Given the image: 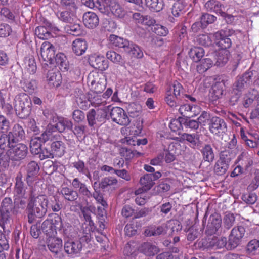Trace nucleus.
<instances>
[{"label": "nucleus", "instance_id": "f257e3e1", "mask_svg": "<svg viewBox=\"0 0 259 259\" xmlns=\"http://www.w3.org/2000/svg\"><path fill=\"white\" fill-rule=\"evenodd\" d=\"M31 105L30 97L25 93L18 94L14 98L16 113L21 118H26L29 116L31 110Z\"/></svg>", "mask_w": 259, "mask_h": 259}, {"label": "nucleus", "instance_id": "f03ea898", "mask_svg": "<svg viewBox=\"0 0 259 259\" xmlns=\"http://www.w3.org/2000/svg\"><path fill=\"white\" fill-rule=\"evenodd\" d=\"M48 203V199L45 195H40L36 197L31 196L27 208L29 210L33 211L36 217L41 218L47 212Z\"/></svg>", "mask_w": 259, "mask_h": 259}, {"label": "nucleus", "instance_id": "7ed1b4c3", "mask_svg": "<svg viewBox=\"0 0 259 259\" xmlns=\"http://www.w3.org/2000/svg\"><path fill=\"white\" fill-rule=\"evenodd\" d=\"M15 138L11 132L0 136V164L6 167L8 165V152L15 144Z\"/></svg>", "mask_w": 259, "mask_h": 259}, {"label": "nucleus", "instance_id": "20e7f679", "mask_svg": "<svg viewBox=\"0 0 259 259\" xmlns=\"http://www.w3.org/2000/svg\"><path fill=\"white\" fill-rule=\"evenodd\" d=\"M87 82L90 90L96 94L102 93L106 88L105 76L97 72H92L89 74Z\"/></svg>", "mask_w": 259, "mask_h": 259}, {"label": "nucleus", "instance_id": "39448f33", "mask_svg": "<svg viewBox=\"0 0 259 259\" xmlns=\"http://www.w3.org/2000/svg\"><path fill=\"white\" fill-rule=\"evenodd\" d=\"M28 153L27 146L22 143H17L15 141V144L11 146L8 152V163L10 159L14 161H19L24 159Z\"/></svg>", "mask_w": 259, "mask_h": 259}, {"label": "nucleus", "instance_id": "423d86ee", "mask_svg": "<svg viewBox=\"0 0 259 259\" xmlns=\"http://www.w3.org/2000/svg\"><path fill=\"white\" fill-rule=\"evenodd\" d=\"M110 115L112 121L120 125L126 126L131 122L126 113L121 107H113Z\"/></svg>", "mask_w": 259, "mask_h": 259}, {"label": "nucleus", "instance_id": "0eeeda50", "mask_svg": "<svg viewBox=\"0 0 259 259\" xmlns=\"http://www.w3.org/2000/svg\"><path fill=\"white\" fill-rule=\"evenodd\" d=\"M208 128L211 134L220 136L226 131L227 124L224 119L213 116L209 120Z\"/></svg>", "mask_w": 259, "mask_h": 259}, {"label": "nucleus", "instance_id": "6e6552de", "mask_svg": "<svg viewBox=\"0 0 259 259\" xmlns=\"http://www.w3.org/2000/svg\"><path fill=\"white\" fill-rule=\"evenodd\" d=\"M243 226H238L234 227L229 236L228 244L231 248H236L241 242L245 233Z\"/></svg>", "mask_w": 259, "mask_h": 259}, {"label": "nucleus", "instance_id": "1a4fd4ad", "mask_svg": "<svg viewBox=\"0 0 259 259\" xmlns=\"http://www.w3.org/2000/svg\"><path fill=\"white\" fill-rule=\"evenodd\" d=\"M14 208L12 200L9 197L5 198L1 203L2 218L0 226L4 228L5 224H7L10 218V213Z\"/></svg>", "mask_w": 259, "mask_h": 259}, {"label": "nucleus", "instance_id": "9d476101", "mask_svg": "<svg viewBox=\"0 0 259 259\" xmlns=\"http://www.w3.org/2000/svg\"><path fill=\"white\" fill-rule=\"evenodd\" d=\"M55 51L54 46L48 41L44 42L40 48V57L45 62V64H51L55 57Z\"/></svg>", "mask_w": 259, "mask_h": 259}, {"label": "nucleus", "instance_id": "9b49d317", "mask_svg": "<svg viewBox=\"0 0 259 259\" xmlns=\"http://www.w3.org/2000/svg\"><path fill=\"white\" fill-rule=\"evenodd\" d=\"M227 242V238L225 237L218 238L213 236L212 238H206L201 240L202 246L204 248H222L226 246Z\"/></svg>", "mask_w": 259, "mask_h": 259}, {"label": "nucleus", "instance_id": "f8f14e48", "mask_svg": "<svg viewBox=\"0 0 259 259\" xmlns=\"http://www.w3.org/2000/svg\"><path fill=\"white\" fill-rule=\"evenodd\" d=\"M222 219L218 213L212 214L208 220L206 233L212 235L215 234L221 227Z\"/></svg>", "mask_w": 259, "mask_h": 259}, {"label": "nucleus", "instance_id": "ddd939ff", "mask_svg": "<svg viewBox=\"0 0 259 259\" xmlns=\"http://www.w3.org/2000/svg\"><path fill=\"white\" fill-rule=\"evenodd\" d=\"M20 87L30 94L34 93L37 88L38 82L35 79L23 75L20 81Z\"/></svg>", "mask_w": 259, "mask_h": 259}, {"label": "nucleus", "instance_id": "4468645a", "mask_svg": "<svg viewBox=\"0 0 259 259\" xmlns=\"http://www.w3.org/2000/svg\"><path fill=\"white\" fill-rule=\"evenodd\" d=\"M227 33L226 31L221 30L214 34L215 38L219 40L217 45L220 49L228 50L232 46V41L228 37Z\"/></svg>", "mask_w": 259, "mask_h": 259}, {"label": "nucleus", "instance_id": "2eb2a0df", "mask_svg": "<svg viewBox=\"0 0 259 259\" xmlns=\"http://www.w3.org/2000/svg\"><path fill=\"white\" fill-rule=\"evenodd\" d=\"M40 141L42 143H46L48 141H51L52 143L55 140L60 139V136L57 133L56 127L54 125H48L45 130L39 137Z\"/></svg>", "mask_w": 259, "mask_h": 259}, {"label": "nucleus", "instance_id": "dca6fc26", "mask_svg": "<svg viewBox=\"0 0 259 259\" xmlns=\"http://www.w3.org/2000/svg\"><path fill=\"white\" fill-rule=\"evenodd\" d=\"M98 113H100L101 115H100L99 114L97 115L96 111L94 109L90 110L87 113V118L90 126L92 127L96 124V120L102 122L106 118L107 112L105 109H102Z\"/></svg>", "mask_w": 259, "mask_h": 259}, {"label": "nucleus", "instance_id": "f3484780", "mask_svg": "<svg viewBox=\"0 0 259 259\" xmlns=\"http://www.w3.org/2000/svg\"><path fill=\"white\" fill-rule=\"evenodd\" d=\"M110 45L113 48L122 49L124 52L128 49L130 41L114 34H111L109 37Z\"/></svg>", "mask_w": 259, "mask_h": 259}, {"label": "nucleus", "instance_id": "a211bd4d", "mask_svg": "<svg viewBox=\"0 0 259 259\" xmlns=\"http://www.w3.org/2000/svg\"><path fill=\"white\" fill-rule=\"evenodd\" d=\"M90 64L93 68L103 71L107 69L109 67L108 62L104 56H92L90 59Z\"/></svg>", "mask_w": 259, "mask_h": 259}, {"label": "nucleus", "instance_id": "6ab92c4d", "mask_svg": "<svg viewBox=\"0 0 259 259\" xmlns=\"http://www.w3.org/2000/svg\"><path fill=\"white\" fill-rule=\"evenodd\" d=\"M166 225L162 224L160 226L150 225L147 226L144 231L146 236H157L166 233Z\"/></svg>", "mask_w": 259, "mask_h": 259}, {"label": "nucleus", "instance_id": "aec40b11", "mask_svg": "<svg viewBox=\"0 0 259 259\" xmlns=\"http://www.w3.org/2000/svg\"><path fill=\"white\" fill-rule=\"evenodd\" d=\"M83 23L88 28H96L99 24L98 17L94 12H85L83 15Z\"/></svg>", "mask_w": 259, "mask_h": 259}, {"label": "nucleus", "instance_id": "412c9836", "mask_svg": "<svg viewBox=\"0 0 259 259\" xmlns=\"http://www.w3.org/2000/svg\"><path fill=\"white\" fill-rule=\"evenodd\" d=\"M225 88L223 81H218L214 83L209 92V96L211 100L216 101L222 97Z\"/></svg>", "mask_w": 259, "mask_h": 259}, {"label": "nucleus", "instance_id": "4be33fe9", "mask_svg": "<svg viewBox=\"0 0 259 259\" xmlns=\"http://www.w3.org/2000/svg\"><path fill=\"white\" fill-rule=\"evenodd\" d=\"M47 244L49 249L53 253L57 254L62 248V240L61 239L56 237L55 236L48 237Z\"/></svg>", "mask_w": 259, "mask_h": 259}, {"label": "nucleus", "instance_id": "5701e85b", "mask_svg": "<svg viewBox=\"0 0 259 259\" xmlns=\"http://www.w3.org/2000/svg\"><path fill=\"white\" fill-rule=\"evenodd\" d=\"M189 8L188 3L184 0H177L172 8V14L175 17H179L186 13Z\"/></svg>", "mask_w": 259, "mask_h": 259}, {"label": "nucleus", "instance_id": "b1692460", "mask_svg": "<svg viewBox=\"0 0 259 259\" xmlns=\"http://www.w3.org/2000/svg\"><path fill=\"white\" fill-rule=\"evenodd\" d=\"M139 250L146 256H154L159 251L158 248L151 242H146L142 243L139 247Z\"/></svg>", "mask_w": 259, "mask_h": 259}, {"label": "nucleus", "instance_id": "393cba45", "mask_svg": "<svg viewBox=\"0 0 259 259\" xmlns=\"http://www.w3.org/2000/svg\"><path fill=\"white\" fill-rule=\"evenodd\" d=\"M179 137H177L176 140L180 142H183L187 141L190 144V146L194 147L198 145L199 138L197 134H190L188 133L179 134Z\"/></svg>", "mask_w": 259, "mask_h": 259}, {"label": "nucleus", "instance_id": "a878e982", "mask_svg": "<svg viewBox=\"0 0 259 259\" xmlns=\"http://www.w3.org/2000/svg\"><path fill=\"white\" fill-rule=\"evenodd\" d=\"M60 194L67 201H74L78 197V192L72 188L68 187H62L60 191Z\"/></svg>", "mask_w": 259, "mask_h": 259}, {"label": "nucleus", "instance_id": "bb28decb", "mask_svg": "<svg viewBox=\"0 0 259 259\" xmlns=\"http://www.w3.org/2000/svg\"><path fill=\"white\" fill-rule=\"evenodd\" d=\"M88 48L87 41L83 39L77 38L74 40L72 44L73 52L77 56L83 54Z\"/></svg>", "mask_w": 259, "mask_h": 259}, {"label": "nucleus", "instance_id": "cd10ccee", "mask_svg": "<svg viewBox=\"0 0 259 259\" xmlns=\"http://www.w3.org/2000/svg\"><path fill=\"white\" fill-rule=\"evenodd\" d=\"M51 149L55 157H61L65 152L66 147L64 143L59 139L51 143Z\"/></svg>", "mask_w": 259, "mask_h": 259}, {"label": "nucleus", "instance_id": "c85d7f7f", "mask_svg": "<svg viewBox=\"0 0 259 259\" xmlns=\"http://www.w3.org/2000/svg\"><path fill=\"white\" fill-rule=\"evenodd\" d=\"M204 7L208 11L215 12L216 14H220L222 16L225 15V13L222 10V5L218 1H208L205 4Z\"/></svg>", "mask_w": 259, "mask_h": 259}, {"label": "nucleus", "instance_id": "c756f323", "mask_svg": "<svg viewBox=\"0 0 259 259\" xmlns=\"http://www.w3.org/2000/svg\"><path fill=\"white\" fill-rule=\"evenodd\" d=\"M82 244L80 242L67 241L64 244V250L69 254H75L80 252Z\"/></svg>", "mask_w": 259, "mask_h": 259}, {"label": "nucleus", "instance_id": "7c9ffc66", "mask_svg": "<svg viewBox=\"0 0 259 259\" xmlns=\"http://www.w3.org/2000/svg\"><path fill=\"white\" fill-rule=\"evenodd\" d=\"M15 202L19 198H24L25 195V188L24 184L21 178L17 177L16 179V183L14 189Z\"/></svg>", "mask_w": 259, "mask_h": 259}, {"label": "nucleus", "instance_id": "2f4dec72", "mask_svg": "<svg viewBox=\"0 0 259 259\" xmlns=\"http://www.w3.org/2000/svg\"><path fill=\"white\" fill-rule=\"evenodd\" d=\"M119 153L121 156L124 157L127 161H131L133 158L139 157L142 155V153L126 147H121L119 150Z\"/></svg>", "mask_w": 259, "mask_h": 259}, {"label": "nucleus", "instance_id": "473e14b6", "mask_svg": "<svg viewBox=\"0 0 259 259\" xmlns=\"http://www.w3.org/2000/svg\"><path fill=\"white\" fill-rule=\"evenodd\" d=\"M58 120V121L54 127L60 133L63 132L66 129L70 130L72 129L73 123L70 120L62 117H59Z\"/></svg>", "mask_w": 259, "mask_h": 259}, {"label": "nucleus", "instance_id": "72a5a7b5", "mask_svg": "<svg viewBox=\"0 0 259 259\" xmlns=\"http://www.w3.org/2000/svg\"><path fill=\"white\" fill-rule=\"evenodd\" d=\"M93 227L87 225L86 223L82 225V232L80 235L79 242L82 244L89 243L92 239L91 233H93Z\"/></svg>", "mask_w": 259, "mask_h": 259}, {"label": "nucleus", "instance_id": "f704fd0d", "mask_svg": "<svg viewBox=\"0 0 259 259\" xmlns=\"http://www.w3.org/2000/svg\"><path fill=\"white\" fill-rule=\"evenodd\" d=\"M83 4L90 8H96L103 12L105 11V0H81Z\"/></svg>", "mask_w": 259, "mask_h": 259}, {"label": "nucleus", "instance_id": "c9c22d12", "mask_svg": "<svg viewBox=\"0 0 259 259\" xmlns=\"http://www.w3.org/2000/svg\"><path fill=\"white\" fill-rule=\"evenodd\" d=\"M190 58L195 62L201 61L202 58L205 55V51L201 47H194L191 49L189 52Z\"/></svg>", "mask_w": 259, "mask_h": 259}, {"label": "nucleus", "instance_id": "e433bc0d", "mask_svg": "<svg viewBox=\"0 0 259 259\" xmlns=\"http://www.w3.org/2000/svg\"><path fill=\"white\" fill-rule=\"evenodd\" d=\"M171 93L175 95L178 100H182L185 95V90L182 85L179 82L175 81L173 82L171 87Z\"/></svg>", "mask_w": 259, "mask_h": 259}, {"label": "nucleus", "instance_id": "4c0bfd02", "mask_svg": "<svg viewBox=\"0 0 259 259\" xmlns=\"http://www.w3.org/2000/svg\"><path fill=\"white\" fill-rule=\"evenodd\" d=\"M230 53L228 50L220 49L215 53L216 63L219 65H224L228 61Z\"/></svg>", "mask_w": 259, "mask_h": 259}, {"label": "nucleus", "instance_id": "58836bf2", "mask_svg": "<svg viewBox=\"0 0 259 259\" xmlns=\"http://www.w3.org/2000/svg\"><path fill=\"white\" fill-rule=\"evenodd\" d=\"M92 196L98 204H101V206H98V212L102 213L103 215V213L105 212V208L108 206L106 201L104 199L101 193L96 191L92 194Z\"/></svg>", "mask_w": 259, "mask_h": 259}, {"label": "nucleus", "instance_id": "ea45409f", "mask_svg": "<svg viewBox=\"0 0 259 259\" xmlns=\"http://www.w3.org/2000/svg\"><path fill=\"white\" fill-rule=\"evenodd\" d=\"M25 68L30 74H34L37 70V66L34 57L33 56H28L24 59Z\"/></svg>", "mask_w": 259, "mask_h": 259}, {"label": "nucleus", "instance_id": "a19ab883", "mask_svg": "<svg viewBox=\"0 0 259 259\" xmlns=\"http://www.w3.org/2000/svg\"><path fill=\"white\" fill-rule=\"evenodd\" d=\"M139 184L141 186L144 187V189L145 190H150L155 185V182L152 179L151 174H146L140 178Z\"/></svg>", "mask_w": 259, "mask_h": 259}, {"label": "nucleus", "instance_id": "79ce46f5", "mask_svg": "<svg viewBox=\"0 0 259 259\" xmlns=\"http://www.w3.org/2000/svg\"><path fill=\"white\" fill-rule=\"evenodd\" d=\"M90 103L92 106L95 107H100V108L97 110V112H99L102 109H105L106 111L107 112V108L106 107V105L107 104L106 100L100 95H95L90 100Z\"/></svg>", "mask_w": 259, "mask_h": 259}, {"label": "nucleus", "instance_id": "37998d69", "mask_svg": "<svg viewBox=\"0 0 259 259\" xmlns=\"http://www.w3.org/2000/svg\"><path fill=\"white\" fill-rule=\"evenodd\" d=\"M139 252V248L137 249V247H135L130 243H128L123 249L125 259H137L136 257Z\"/></svg>", "mask_w": 259, "mask_h": 259}, {"label": "nucleus", "instance_id": "c03bdc74", "mask_svg": "<svg viewBox=\"0 0 259 259\" xmlns=\"http://www.w3.org/2000/svg\"><path fill=\"white\" fill-rule=\"evenodd\" d=\"M201 152L205 161L212 162L214 159V154L210 145H205L201 149Z\"/></svg>", "mask_w": 259, "mask_h": 259}, {"label": "nucleus", "instance_id": "a18cd8bd", "mask_svg": "<svg viewBox=\"0 0 259 259\" xmlns=\"http://www.w3.org/2000/svg\"><path fill=\"white\" fill-rule=\"evenodd\" d=\"M41 230L48 237H51L56 236L57 231L54 226L49 220L46 219L41 224Z\"/></svg>", "mask_w": 259, "mask_h": 259}, {"label": "nucleus", "instance_id": "49530a36", "mask_svg": "<svg viewBox=\"0 0 259 259\" xmlns=\"http://www.w3.org/2000/svg\"><path fill=\"white\" fill-rule=\"evenodd\" d=\"M59 5L64 10H77L78 0H58Z\"/></svg>", "mask_w": 259, "mask_h": 259}, {"label": "nucleus", "instance_id": "de8ad7c7", "mask_svg": "<svg viewBox=\"0 0 259 259\" xmlns=\"http://www.w3.org/2000/svg\"><path fill=\"white\" fill-rule=\"evenodd\" d=\"M145 4L151 11L159 12L164 6L163 0H145Z\"/></svg>", "mask_w": 259, "mask_h": 259}, {"label": "nucleus", "instance_id": "09e8293b", "mask_svg": "<svg viewBox=\"0 0 259 259\" xmlns=\"http://www.w3.org/2000/svg\"><path fill=\"white\" fill-rule=\"evenodd\" d=\"M128 48V50L125 52L128 55L137 58H141L143 56V53L138 45L130 41Z\"/></svg>", "mask_w": 259, "mask_h": 259}, {"label": "nucleus", "instance_id": "8fccbe9b", "mask_svg": "<svg viewBox=\"0 0 259 259\" xmlns=\"http://www.w3.org/2000/svg\"><path fill=\"white\" fill-rule=\"evenodd\" d=\"M47 80L49 84L54 87H58L61 83V74H57L53 70H49L47 75Z\"/></svg>", "mask_w": 259, "mask_h": 259}, {"label": "nucleus", "instance_id": "3c124183", "mask_svg": "<svg viewBox=\"0 0 259 259\" xmlns=\"http://www.w3.org/2000/svg\"><path fill=\"white\" fill-rule=\"evenodd\" d=\"M76 10H65L61 12L58 17L61 21L65 23H71L73 21L74 13Z\"/></svg>", "mask_w": 259, "mask_h": 259}, {"label": "nucleus", "instance_id": "603ef678", "mask_svg": "<svg viewBox=\"0 0 259 259\" xmlns=\"http://www.w3.org/2000/svg\"><path fill=\"white\" fill-rule=\"evenodd\" d=\"M212 60L208 58L202 60L199 64L196 67V69L199 73L202 74L211 68L213 65Z\"/></svg>", "mask_w": 259, "mask_h": 259}, {"label": "nucleus", "instance_id": "864d4df0", "mask_svg": "<svg viewBox=\"0 0 259 259\" xmlns=\"http://www.w3.org/2000/svg\"><path fill=\"white\" fill-rule=\"evenodd\" d=\"M65 29L67 33L73 36H79L82 33L81 26L77 23L67 25Z\"/></svg>", "mask_w": 259, "mask_h": 259}, {"label": "nucleus", "instance_id": "5fc2aeb1", "mask_svg": "<svg viewBox=\"0 0 259 259\" xmlns=\"http://www.w3.org/2000/svg\"><path fill=\"white\" fill-rule=\"evenodd\" d=\"M251 78V76L249 73L244 74L241 77L238 79L236 84V89L241 91L245 86L247 85V84L249 83Z\"/></svg>", "mask_w": 259, "mask_h": 259}, {"label": "nucleus", "instance_id": "6e6d98bb", "mask_svg": "<svg viewBox=\"0 0 259 259\" xmlns=\"http://www.w3.org/2000/svg\"><path fill=\"white\" fill-rule=\"evenodd\" d=\"M39 138H35L30 141V148L31 152L34 155H38L41 151V144Z\"/></svg>", "mask_w": 259, "mask_h": 259}, {"label": "nucleus", "instance_id": "4d7b16f0", "mask_svg": "<svg viewBox=\"0 0 259 259\" xmlns=\"http://www.w3.org/2000/svg\"><path fill=\"white\" fill-rule=\"evenodd\" d=\"M229 167V164L219 159L214 166L215 172L220 175L226 173Z\"/></svg>", "mask_w": 259, "mask_h": 259}, {"label": "nucleus", "instance_id": "13d9d810", "mask_svg": "<svg viewBox=\"0 0 259 259\" xmlns=\"http://www.w3.org/2000/svg\"><path fill=\"white\" fill-rule=\"evenodd\" d=\"M112 13L116 17H122L125 14L124 10L116 2L111 3L109 6Z\"/></svg>", "mask_w": 259, "mask_h": 259}, {"label": "nucleus", "instance_id": "bf43d9fd", "mask_svg": "<svg viewBox=\"0 0 259 259\" xmlns=\"http://www.w3.org/2000/svg\"><path fill=\"white\" fill-rule=\"evenodd\" d=\"M47 220H49L52 223L56 230L57 229L61 230L63 228L62 219L58 214L55 213L50 216L49 218Z\"/></svg>", "mask_w": 259, "mask_h": 259}, {"label": "nucleus", "instance_id": "052dcab7", "mask_svg": "<svg viewBox=\"0 0 259 259\" xmlns=\"http://www.w3.org/2000/svg\"><path fill=\"white\" fill-rule=\"evenodd\" d=\"M197 42L200 45L209 47L212 44L211 36L208 34H200L196 38Z\"/></svg>", "mask_w": 259, "mask_h": 259}, {"label": "nucleus", "instance_id": "680f3d73", "mask_svg": "<svg viewBox=\"0 0 259 259\" xmlns=\"http://www.w3.org/2000/svg\"><path fill=\"white\" fill-rule=\"evenodd\" d=\"M35 33L39 38L41 39H47L51 35L47 28L42 26H38L36 28Z\"/></svg>", "mask_w": 259, "mask_h": 259}, {"label": "nucleus", "instance_id": "e2e57ef3", "mask_svg": "<svg viewBox=\"0 0 259 259\" xmlns=\"http://www.w3.org/2000/svg\"><path fill=\"white\" fill-rule=\"evenodd\" d=\"M27 176L31 177L36 175L39 170V167L38 164L34 161H30L27 165L26 168Z\"/></svg>", "mask_w": 259, "mask_h": 259}, {"label": "nucleus", "instance_id": "0e129e2a", "mask_svg": "<svg viewBox=\"0 0 259 259\" xmlns=\"http://www.w3.org/2000/svg\"><path fill=\"white\" fill-rule=\"evenodd\" d=\"M217 20V17L213 15L208 13L202 15L200 22L203 27L207 26L209 24L213 23Z\"/></svg>", "mask_w": 259, "mask_h": 259}, {"label": "nucleus", "instance_id": "69168bd1", "mask_svg": "<svg viewBox=\"0 0 259 259\" xmlns=\"http://www.w3.org/2000/svg\"><path fill=\"white\" fill-rule=\"evenodd\" d=\"M72 166L80 174H85L88 172V167L85 166L84 162L80 159L73 162Z\"/></svg>", "mask_w": 259, "mask_h": 259}, {"label": "nucleus", "instance_id": "338daca9", "mask_svg": "<svg viewBox=\"0 0 259 259\" xmlns=\"http://www.w3.org/2000/svg\"><path fill=\"white\" fill-rule=\"evenodd\" d=\"M153 31L157 35L161 36H165L168 33V30L166 27L159 24L153 25Z\"/></svg>", "mask_w": 259, "mask_h": 259}, {"label": "nucleus", "instance_id": "774afa93", "mask_svg": "<svg viewBox=\"0 0 259 259\" xmlns=\"http://www.w3.org/2000/svg\"><path fill=\"white\" fill-rule=\"evenodd\" d=\"M117 180L116 178L108 177L103 179L100 184V187L105 189L109 186H113L117 184Z\"/></svg>", "mask_w": 259, "mask_h": 259}]
</instances>
